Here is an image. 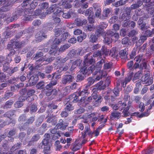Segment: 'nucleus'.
<instances>
[{
    "label": "nucleus",
    "mask_w": 154,
    "mask_h": 154,
    "mask_svg": "<svg viewBox=\"0 0 154 154\" xmlns=\"http://www.w3.org/2000/svg\"><path fill=\"white\" fill-rule=\"evenodd\" d=\"M8 61H5V63L2 64V71L4 72H6L10 75H11L14 73L16 72L18 70V67L16 66L14 68L10 67L9 62L12 61V58L10 57H8V55L6 58Z\"/></svg>",
    "instance_id": "f257e3e1"
},
{
    "label": "nucleus",
    "mask_w": 154,
    "mask_h": 154,
    "mask_svg": "<svg viewBox=\"0 0 154 154\" xmlns=\"http://www.w3.org/2000/svg\"><path fill=\"white\" fill-rule=\"evenodd\" d=\"M101 68L99 67L97 65L96 66H92L87 69V67L85 66L82 68L80 70V73L84 75H89L92 73L94 75L98 74L100 72Z\"/></svg>",
    "instance_id": "f03ea898"
},
{
    "label": "nucleus",
    "mask_w": 154,
    "mask_h": 154,
    "mask_svg": "<svg viewBox=\"0 0 154 154\" xmlns=\"http://www.w3.org/2000/svg\"><path fill=\"white\" fill-rule=\"evenodd\" d=\"M141 81L146 85H150L153 82L152 77H151L149 72L145 74L143 76H142Z\"/></svg>",
    "instance_id": "7ed1b4c3"
},
{
    "label": "nucleus",
    "mask_w": 154,
    "mask_h": 154,
    "mask_svg": "<svg viewBox=\"0 0 154 154\" xmlns=\"http://www.w3.org/2000/svg\"><path fill=\"white\" fill-rule=\"evenodd\" d=\"M93 55L91 52H89L84 56V63L86 66H88L93 64L95 62L93 57Z\"/></svg>",
    "instance_id": "20e7f679"
},
{
    "label": "nucleus",
    "mask_w": 154,
    "mask_h": 154,
    "mask_svg": "<svg viewBox=\"0 0 154 154\" xmlns=\"http://www.w3.org/2000/svg\"><path fill=\"white\" fill-rule=\"evenodd\" d=\"M74 79L73 75H65L63 76L61 79V83L63 85H66L72 82Z\"/></svg>",
    "instance_id": "39448f33"
},
{
    "label": "nucleus",
    "mask_w": 154,
    "mask_h": 154,
    "mask_svg": "<svg viewBox=\"0 0 154 154\" xmlns=\"http://www.w3.org/2000/svg\"><path fill=\"white\" fill-rule=\"evenodd\" d=\"M32 12V9H29L28 8H18L17 11H15V13L17 14L19 17L20 16L26 15L31 13Z\"/></svg>",
    "instance_id": "423d86ee"
},
{
    "label": "nucleus",
    "mask_w": 154,
    "mask_h": 154,
    "mask_svg": "<svg viewBox=\"0 0 154 154\" xmlns=\"http://www.w3.org/2000/svg\"><path fill=\"white\" fill-rule=\"evenodd\" d=\"M144 9L146 11L148 14H152L154 12V0L150 4H145L143 5Z\"/></svg>",
    "instance_id": "0eeeda50"
},
{
    "label": "nucleus",
    "mask_w": 154,
    "mask_h": 154,
    "mask_svg": "<svg viewBox=\"0 0 154 154\" xmlns=\"http://www.w3.org/2000/svg\"><path fill=\"white\" fill-rule=\"evenodd\" d=\"M92 97L90 96L86 98L85 97H82L78 103H80V105L82 106L85 107L89 104V103L92 101Z\"/></svg>",
    "instance_id": "6e6552de"
},
{
    "label": "nucleus",
    "mask_w": 154,
    "mask_h": 154,
    "mask_svg": "<svg viewBox=\"0 0 154 154\" xmlns=\"http://www.w3.org/2000/svg\"><path fill=\"white\" fill-rule=\"evenodd\" d=\"M68 125V123L67 122L64 121L62 119H60L57 124L56 127L57 129L64 131L66 129Z\"/></svg>",
    "instance_id": "1a4fd4ad"
},
{
    "label": "nucleus",
    "mask_w": 154,
    "mask_h": 154,
    "mask_svg": "<svg viewBox=\"0 0 154 154\" xmlns=\"http://www.w3.org/2000/svg\"><path fill=\"white\" fill-rule=\"evenodd\" d=\"M47 35L44 32H39L37 33L35 35L36 42H41L44 38H46Z\"/></svg>",
    "instance_id": "9d476101"
},
{
    "label": "nucleus",
    "mask_w": 154,
    "mask_h": 154,
    "mask_svg": "<svg viewBox=\"0 0 154 154\" xmlns=\"http://www.w3.org/2000/svg\"><path fill=\"white\" fill-rule=\"evenodd\" d=\"M43 55V53L41 51L37 52L35 54V56L33 57V60L38 63L43 62V60L45 58L42 57Z\"/></svg>",
    "instance_id": "9b49d317"
},
{
    "label": "nucleus",
    "mask_w": 154,
    "mask_h": 154,
    "mask_svg": "<svg viewBox=\"0 0 154 154\" xmlns=\"http://www.w3.org/2000/svg\"><path fill=\"white\" fill-rule=\"evenodd\" d=\"M111 10L109 8H106L103 10L102 16H100V18L102 20L106 19L111 12Z\"/></svg>",
    "instance_id": "f8f14e48"
},
{
    "label": "nucleus",
    "mask_w": 154,
    "mask_h": 154,
    "mask_svg": "<svg viewBox=\"0 0 154 154\" xmlns=\"http://www.w3.org/2000/svg\"><path fill=\"white\" fill-rule=\"evenodd\" d=\"M107 48L105 46H103L102 47L101 50L100 51H97L95 52L93 54V57H100L102 55L104 54Z\"/></svg>",
    "instance_id": "ddd939ff"
},
{
    "label": "nucleus",
    "mask_w": 154,
    "mask_h": 154,
    "mask_svg": "<svg viewBox=\"0 0 154 154\" xmlns=\"http://www.w3.org/2000/svg\"><path fill=\"white\" fill-rule=\"evenodd\" d=\"M87 23V21L86 19L82 20L80 18H76L74 21V23L78 26H82L83 25H85Z\"/></svg>",
    "instance_id": "4468645a"
},
{
    "label": "nucleus",
    "mask_w": 154,
    "mask_h": 154,
    "mask_svg": "<svg viewBox=\"0 0 154 154\" xmlns=\"http://www.w3.org/2000/svg\"><path fill=\"white\" fill-rule=\"evenodd\" d=\"M58 49V48L57 46L52 45L49 53L50 54H53L55 56H57L59 54Z\"/></svg>",
    "instance_id": "2eb2a0df"
},
{
    "label": "nucleus",
    "mask_w": 154,
    "mask_h": 154,
    "mask_svg": "<svg viewBox=\"0 0 154 154\" xmlns=\"http://www.w3.org/2000/svg\"><path fill=\"white\" fill-rule=\"evenodd\" d=\"M38 80V78L36 75L32 76L29 80V82L30 85L33 86L36 84Z\"/></svg>",
    "instance_id": "dca6fc26"
},
{
    "label": "nucleus",
    "mask_w": 154,
    "mask_h": 154,
    "mask_svg": "<svg viewBox=\"0 0 154 154\" xmlns=\"http://www.w3.org/2000/svg\"><path fill=\"white\" fill-rule=\"evenodd\" d=\"M54 5V14L56 15V16H59L63 13L62 11V9L61 8L57 6V5L56 4Z\"/></svg>",
    "instance_id": "f3484780"
},
{
    "label": "nucleus",
    "mask_w": 154,
    "mask_h": 154,
    "mask_svg": "<svg viewBox=\"0 0 154 154\" xmlns=\"http://www.w3.org/2000/svg\"><path fill=\"white\" fill-rule=\"evenodd\" d=\"M72 151H75L80 149L82 147V144L79 143L76 140L72 144Z\"/></svg>",
    "instance_id": "a211bd4d"
},
{
    "label": "nucleus",
    "mask_w": 154,
    "mask_h": 154,
    "mask_svg": "<svg viewBox=\"0 0 154 154\" xmlns=\"http://www.w3.org/2000/svg\"><path fill=\"white\" fill-rule=\"evenodd\" d=\"M142 2L140 0H138L137 1L136 3L131 5L130 7L132 10H135L139 8L142 5Z\"/></svg>",
    "instance_id": "6ab92c4d"
},
{
    "label": "nucleus",
    "mask_w": 154,
    "mask_h": 154,
    "mask_svg": "<svg viewBox=\"0 0 154 154\" xmlns=\"http://www.w3.org/2000/svg\"><path fill=\"white\" fill-rule=\"evenodd\" d=\"M57 83V80L54 79H52L49 84L47 85L45 87L46 90H49L50 88H53V86L56 85Z\"/></svg>",
    "instance_id": "aec40b11"
},
{
    "label": "nucleus",
    "mask_w": 154,
    "mask_h": 154,
    "mask_svg": "<svg viewBox=\"0 0 154 154\" xmlns=\"http://www.w3.org/2000/svg\"><path fill=\"white\" fill-rule=\"evenodd\" d=\"M143 75V72L142 70L138 71L134 74L133 78L132 81L133 82H134L135 80L139 79L140 76Z\"/></svg>",
    "instance_id": "412c9836"
},
{
    "label": "nucleus",
    "mask_w": 154,
    "mask_h": 154,
    "mask_svg": "<svg viewBox=\"0 0 154 154\" xmlns=\"http://www.w3.org/2000/svg\"><path fill=\"white\" fill-rule=\"evenodd\" d=\"M138 30L137 29L130 30L128 33L127 35L129 37L135 36L138 34Z\"/></svg>",
    "instance_id": "4be33fe9"
},
{
    "label": "nucleus",
    "mask_w": 154,
    "mask_h": 154,
    "mask_svg": "<svg viewBox=\"0 0 154 154\" xmlns=\"http://www.w3.org/2000/svg\"><path fill=\"white\" fill-rule=\"evenodd\" d=\"M106 75V74L105 73L103 74V72H99L96 76L95 78H94V80H95V82H97L99 81L102 78V77H104Z\"/></svg>",
    "instance_id": "5701e85b"
},
{
    "label": "nucleus",
    "mask_w": 154,
    "mask_h": 154,
    "mask_svg": "<svg viewBox=\"0 0 154 154\" xmlns=\"http://www.w3.org/2000/svg\"><path fill=\"white\" fill-rule=\"evenodd\" d=\"M87 83L86 84V86L89 88V87L92 85L95 82L94 80V78L93 77H89L87 79Z\"/></svg>",
    "instance_id": "b1692460"
},
{
    "label": "nucleus",
    "mask_w": 154,
    "mask_h": 154,
    "mask_svg": "<svg viewBox=\"0 0 154 154\" xmlns=\"http://www.w3.org/2000/svg\"><path fill=\"white\" fill-rule=\"evenodd\" d=\"M89 88L85 86L82 91L78 93V95L79 96H83L85 94L88 95L89 93Z\"/></svg>",
    "instance_id": "393cba45"
},
{
    "label": "nucleus",
    "mask_w": 154,
    "mask_h": 154,
    "mask_svg": "<svg viewBox=\"0 0 154 154\" xmlns=\"http://www.w3.org/2000/svg\"><path fill=\"white\" fill-rule=\"evenodd\" d=\"M121 117V113L119 112L114 111L111 114L110 117L111 119L116 118L119 119Z\"/></svg>",
    "instance_id": "a878e982"
},
{
    "label": "nucleus",
    "mask_w": 154,
    "mask_h": 154,
    "mask_svg": "<svg viewBox=\"0 0 154 154\" xmlns=\"http://www.w3.org/2000/svg\"><path fill=\"white\" fill-rule=\"evenodd\" d=\"M13 48H19L21 47V44L17 41L16 40H11V41Z\"/></svg>",
    "instance_id": "bb28decb"
},
{
    "label": "nucleus",
    "mask_w": 154,
    "mask_h": 154,
    "mask_svg": "<svg viewBox=\"0 0 154 154\" xmlns=\"http://www.w3.org/2000/svg\"><path fill=\"white\" fill-rule=\"evenodd\" d=\"M70 100L74 103L77 102L79 100L78 96H77L75 94H73L69 96Z\"/></svg>",
    "instance_id": "cd10ccee"
},
{
    "label": "nucleus",
    "mask_w": 154,
    "mask_h": 154,
    "mask_svg": "<svg viewBox=\"0 0 154 154\" xmlns=\"http://www.w3.org/2000/svg\"><path fill=\"white\" fill-rule=\"evenodd\" d=\"M54 35L55 37H57L60 35L62 33V29L61 28H56L53 29Z\"/></svg>",
    "instance_id": "c85d7f7f"
},
{
    "label": "nucleus",
    "mask_w": 154,
    "mask_h": 154,
    "mask_svg": "<svg viewBox=\"0 0 154 154\" xmlns=\"http://www.w3.org/2000/svg\"><path fill=\"white\" fill-rule=\"evenodd\" d=\"M118 51L116 50V47H113L112 49L110 50L109 55L112 57L115 58L118 55Z\"/></svg>",
    "instance_id": "c756f323"
},
{
    "label": "nucleus",
    "mask_w": 154,
    "mask_h": 154,
    "mask_svg": "<svg viewBox=\"0 0 154 154\" xmlns=\"http://www.w3.org/2000/svg\"><path fill=\"white\" fill-rule=\"evenodd\" d=\"M62 40L60 37L57 38V37H55L54 38V41L53 42L52 45L57 46V45H59L61 42H62Z\"/></svg>",
    "instance_id": "7c9ffc66"
},
{
    "label": "nucleus",
    "mask_w": 154,
    "mask_h": 154,
    "mask_svg": "<svg viewBox=\"0 0 154 154\" xmlns=\"http://www.w3.org/2000/svg\"><path fill=\"white\" fill-rule=\"evenodd\" d=\"M72 60H70L69 62L68 63H66L65 66L61 67L60 69H61L62 71H66L69 68L70 66V63H72Z\"/></svg>",
    "instance_id": "2f4dec72"
},
{
    "label": "nucleus",
    "mask_w": 154,
    "mask_h": 154,
    "mask_svg": "<svg viewBox=\"0 0 154 154\" xmlns=\"http://www.w3.org/2000/svg\"><path fill=\"white\" fill-rule=\"evenodd\" d=\"M76 50H72L70 51L67 54V56L69 58H72L73 57H76Z\"/></svg>",
    "instance_id": "473e14b6"
},
{
    "label": "nucleus",
    "mask_w": 154,
    "mask_h": 154,
    "mask_svg": "<svg viewBox=\"0 0 154 154\" xmlns=\"http://www.w3.org/2000/svg\"><path fill=\"white\" fill-rule=\"evenodd\" d=\"M119 18L122 20H129L130 18V15L125 13H123L122 15H120L119 17Z\"/></svg>",
    "instance_id": "72a5a7b5"
},
{
    "label": "nucleus",
    "mask_w": 154,
    "mask_h": 154,
    "mask_svg": "<svg viewBox=\"0 0 154 154\" xmlns=\"http://www.w3.org/2000/svg\"><path fill=\"white\" fill-rule=\"evenodd\" d=\"M98 38V37L95 35L93 34L90 35L89 41L92 43L96 42L97 41Z\"/></svg>",
    "instance_id": "f704fd0d"
},
{
    "label": "nucleus",
    "mask_w": 154,
    "mask_h": 154,
    "mask_svg": "<svg viewBox=\"0 0 154 154\" xmlns=\"http://www.w3.org/2000/svg\"><path fill=\"white\" fill-rule=\"evenodd\" d=\"M76 52L77 56L80 55L82 56L83 55L86 53V51L85 50H83L82 48H80L76 50Z\"/></svg>",
    "instance_id": "c9c22d12"
},
{
    "label": "nucleus",
    "mask_w": 154,
    "mask_h": 154,
    "mask_svg": "<svg viewBox=\"0 0 154 154\" xmlns=\"http://www.w3.org/2000/svg\"><path fill=\"white\" fill-rule=\"evenodd\" d=\"M130 106H127L125 109L122 111V113H123V115L122 116L123 117H126L129 116L130 114L128 112L130 108Z\"/></svg>",
    "instance_id": "e433bc0d"
},
{
    "label": "nucleus",
    "mask_w": 154,
    "mask_h": 154,
    "mask_svg": "<svg viewBox=\"0 0 154 154\" xmlns=\"http://www.w3.org/2000/svg\"><path fill=\"white\" fill-rule=\"evenodd\" d=\"M45 84L44 82L43 81L40 82L37 84L36 87L38 89H46Z\"/></svg>",
    "instance_id": "4c0bfd02"
},
{
    "label": "nucleus",
    "mask_w": 154,
    "mask_h": 154,
    "mask_svg": "<svg viewBox=\"0 0 154 154\" xmlns=\"http://www.w3.org/2000/svg\"><path fill=\"white\" fill-rule=\"evenodd\" d=\"M70 35L69 33L67 32H65L62 34L60 37L63 42H64L68 37H69Z\"/></svg>",
    "instance_id": "58836bf2"
},
{
    "label": "nucleus",
    "mask_w": 154,
    "mask_h": 154,
    "mask_svg": "<svg viewBox=\"0 0 154 154\" xmlns=\"http://www.w3.org/2000/svg\"><path fill=\"white\" fill-rule=\"evenodd\" d=\"M38 5V2L36 0H33L32 2H30V8H28L29 9H32V12L33 11V9L35 8V7L37 6Z\"/></svg>",
    "instance_id": "ea45409f"
},
{
    "label": "nucleus",
    "mask_w": 154,
    "mask_h": 154,
    "mask_svg": "<svg viewBox=\"0 0 154 154\" xmlns=\"http://www.w3.org/2000/svg\"><path fill=\"white\" fill-rule=\"evenodd\" d=\"M66 106L64 109L67 111H70L73 110L74 109V106L70 103H67L66 104Z\"/></svg>",
    "instance_id": "a19ab883"
},
{
    "label": "nucleus",
    "mask_w": 154,
    "mask_h": 154,
    "mask_svg": "<svg viewBox=\"0 0 154 154\" xmlns=\"http://www.w3.org/2000/svg\"><path fill=\"white\" fill-rule=\"evenodd\" d=\"M14 101L12 100H9L6 102L4 106V109L11 108L12 105Z\"/></svg>",
    "instance_id": "79ce46f5"
},
{
    "label": "nucleus",
    "mask_w": 154,
    "mask_h": 154,
    "mask_svg": "<svg viewBox=\"0 0 154 154\" xmlns=\"http://www.w3.org/2000/svg\"><path fill=\"white\" fill-rule=\"evenodd\" d=\"M90 130V127L89 125H87L85 128V130L83 133H82V137L84 139L86 136L87 132Z\"/></svg>",
    "instance_id": "37998d69"
},
{
    "label": "nucleus",
    "mask_w": 154,
    "mask_h": 154,
    "mask_svg": "<svg viewBox=\"0 0 154 154\" xmlns=\"http://www.w3.org/2000/svg\"><path fill=\"white\" fill-rule=\"evenodd\" d=\"M69 46L67 44H66L62 46H61L60 48H58V51L59 54L60 53H62L65 50L67 49L69 47Z\"/></svg>",
    "instance_id": "c03bdc74"
},
{
    "label": "nucleus",
    "mask_w": 154,
    "mask_h": 154,
    "mask_svg": "<svg viewBox=\"0 0 154 154\" xmlns=\"http://www.w3.org/2000/svg\"><path fill=\"white\" fill-rule=\"evenodd\" d=\"M22 145V144L21 143H17L13 146L11 149V151H14L17 149L20 148Z\"/></svg>",
    "instance_id": "a18cd8bd"
},
{
    "label": "nucleus",
    "mask_w": 154,
    "mask_h": 154,
    "mask_svg": "<svg viewBox=\"0 0 154 154\" xmlns=\"http://www.w3.org/2000/svg\"><path fill=\"white\" fill-rule=\"evenodd\" d=\"M104 30L102 29H101L100 28L97 29L95 32V34L96 35L97 37H100L101 35L104 34Z\"/></svg>",
    "instance_id": "49530a36"
},
{
    "label": "nucleus",
    "mask_w": 154,
    "mask_h": 154,
    "mask_svg": "<svg viewBox=\"0 0 154 154\" xmlns=\"http://www.w3.org/2000/svg\"><path fill=\"white\" fill-rule=\"evenodd\" d=\"M112 38L106 36L104 38V42L107 45H109L112 43Z\"/></svg>",
    "instance_id": "de8ad7c7"
},
{
    "label": "nucleus",
    "mask_w": 154,
    "mask_h": 154,
    "mask_svg": "<svg viewBox=\"0 0 154 154\" xmlns=\"http://www.w3.org/2000/svg\"><path fill=\"white\" fill-rule=\"evenodd\" d=\"M54 5H51L50 8L47 9L46 11L45 12V15L44 16V17H45L46 14H50L52 12L54 13Z\"/></svg>",
    "instance_id": "09e8293b"
},
{
    "label": "nucleus",
    "mask_w": 154,
    "mask_h": 154,
    "mask_svg": "<svg viewBox=\"0 0 154 154\" xmlns=\"http://www.w3.org/2000/svg\"><path fill=\"white\" fill-rule=\"evenodd\" d=\"M128 54L125 50H122L119 53L120 57L121 59H125L127 57Z\"/></svg>",
    "instance_id": "8fccbe9b"
},
{
    "label": "nucleus",
    "mask_w": 154,
    "mask_h": 154,
    "mask_svg": "<svg viewBox=\"0 0 154 154\" xmlns=\"http://www.w3.org/2000/svg\"><path fill=\"white\" fill-rule=\"evenodd\" d=\"M18 16L15 13H14L12 16L11 17H8L7 18V20L8 21L12 22L14 20H16L18 17Z\"/></svg>",
    "instance_id": "3c124183"
},
{
    "label": "nucleus",
    "mask_w": 154,
    "mask_h": 154,
    "mask_svg": "<svg viewBox=\"0 0 154 154\" xmlns=\"http://www.w3.org/2000/svg\"><path fill=\"white\" fill-rule=\"evenodd\" d=\"M15 112V111L14 110L8 111L4 115V116L5 117L9 118L14 115Z\"/></svg>",
    "instance_id": "603ef678"
},
{
    "label": "nucleus",
    "mask_w": 154,
    "mask_h": 154,
    "mask_svg": "<svg viewBox=\"0 0 154 154\" xmlns=\"http://www.w3.org/2000/svg\"><path fill=\"white\" fill-rule=\"evenodd\" d=\"M44 120V118L42 116L39 117L35 122V125L36 127L39 126L42 123V122Z\"/></svg>",
    "instance_id": "864d4df0"
},
{
    "label": "nucleus",
    "mask_w": 154,
    "mask_h": 154,
    "mask_svg": "<svg viewBox=\"0 0 154 154\" xmlns=\"http://www.w3.org/2000/svg\"><path fill=\"white\" fill-rule=\"evenodd\" d=\"M102 97L100 95H99L97 99L94 103V106L95 107L98 106L102 101Z\"/></svg>",
    "instance_id": "5fc2aeb1"
},
{
    "label": "nucleus",
    "mask_w": 154,
    "mask_h": 154,
    "mask_svg": "<svg viewBox=\"0 0 154 154\" xmlns=\"http://www.w3.org/2000/svg\"><path fill=\"white\" fill-rule=\"evenodd\" d=\"M86 38V35H85V33L83 32V34H82L78 36L77 41L79 42H81L85 38Z\"/></svg>",
    "instance_id": "6e6d98bb"
},
{
    "label": "nucleus",
    "mask_w": 154,
    "mask_h": 154,
    "mask_svg": "<svg viewBox=\"0 0 154 154\" xmlns=\"http://www.w3.org/2000/svg\"><path fill=\"white\" fill-rule=\"evenodd\" d=\"M40 136L38 134H36L33 135L31 137V140H32L35 142L38 141L40 139Z\"/></svg>",
    "instance_id": "4d7b16f0"
},
{
    "label": "nucleus",
    "mask_w": 154,
    "mask_h": 154,
    "mask_svg": "<svg viewBox=\"0 0 154 154\" xmlns=\"http://www.w3.org/2000/svg\"><path fill=\"white\" fill-rule=\"evenodd\" d=\"M101 47V45L99 44H94L91 47V49L93 51H96L97 50L100 48Z\"/></svg>",
    "instance_id": "13d9d810"
},
{
    "label": "nucleus",
    "mask_w": 154,
    "mask_h": 154,
    "mask_svg": "<svg viewBox=\"0 0 154 154\" xmlns=\"http://www.w3.org/2000/svg\"><path fill=\"white\" fill-rule=\"evenodd\" d=\"M30 1L29 0H26L24 1L21 4L22 7L23 8H25L30 6Z\"/></svg>",
    "instance_id": "bf43d9fd"
},
{
    "label": "nucleus",
    "mask_w": 154,
    "mask_h": 154,
    "mask_svg": "<svg viewBox=\"0 0 154 154\" xmlns=\"http://www.w3.org/2000/svg\"><path fill=\"white\" fill-rule=\"evenodd\" d=\"M108 26L106 22H101L100 23L98 27L101 29L103 30L106 29Z\"/></svg>",
    "instance_id": "052dcab7"
},
{
    "label": "nucleus",
    "mask_w": 154,
    "mask_h": 154,
    "mask_svg": "<svg viewBox=\"0 0 154 154\" xmlns=\"http://www.w3.org/2000/svg\"><path fill=\"white\" fill-rule=\"evenodd\" d=\"M112 63L111 62L104 63L103 66L104 69H110L112 66Z\"/></svg>",
    "instance_id": "680f3d73"
},
{
    "label": "nucleus",
    "mask_w": 154,
    "mask_h": 154,
    "mask_svg": "<svg viewBox=\"0 0 154 154\" xmlns=\"http://www.w3.org/2000/svg\"><path fill=\"white\" fill-rule=\"evenodd\" d=\"M147 39V37L145 35H141L140 36V39L138 41V42L140 43H143Z\"/></svg>",
    "instance_id": "e2e57ef3"
},
{
    "label": "nucleus",
    "mask_w": 154,
    "mask_h": 154,
    "mask_svg": "<svg viewBox=\"0 0 154 154\" xmlns=\"http://www.w3.org/2000/svg\"><path fill=\"white\" fill-rule=\"evenodd\" d=\"M133 76V72H132L130 73L129 75H128L127 77L125 78V84H127L128 82H130L132 79Z\"/></svg>",
    "instance_id": "0e129e2a"
},
{
    "label": "nucleus",
    "mask_w": 154,
    "mask_h": 154,
    "mask_svg": "<svg viewBox=\"0 0 154 154\" xmlns=\"http://www.w3.org/2000/svg\"><path fill=\"white\" fill-rule=\"evenodd\" d=\"M53 67L52 66H48L45 69V72L46 73H50L53 69Z\"/></svg>",
    "instance_id": "69168bd1"
},
{
    "label": "nucleus",
    "mask_w": 154,
    "mask_h": 154,
    "mask_svg": "<svg viewBox=\"0 0 154 154\" xmlns=\"http://www.w3.org/2000/svg\"><path fill=\"white\" fill-rule=\"evenodd\" d=\"M124 10L125 11V13L129 15H130L131 11L132 10L131 9V7H126L124 8Z\"/></svg>",
    "instance_id": "338daca9"
},
{
    "label": "nucleus",
    "mask_w": 154,
    "mask_h": 154,
    "mask_svg": "<svg viewBox=\"0 0 154 154\" xmlns=\"http://www.w3.org/2000/svg\"><path fill=\"white\" fill-rule=\"evenodd\" d=\"M37 110V106L35 104L32 105L30 109V111L32 113L35 112Z\"/></svg>",
    "instance_id": "774afa93"
}]
</instances>
